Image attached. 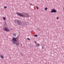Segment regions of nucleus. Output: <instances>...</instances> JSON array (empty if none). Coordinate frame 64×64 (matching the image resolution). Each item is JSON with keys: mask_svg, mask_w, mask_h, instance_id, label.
<instances>
[{"mask_svg": "<svg viewBox=\"0 0 64 64\" xmlns=\"http://www.w3.org/2000/svg\"><path fill=\"white\" fill-rule=\"evenodd\" d=\"M16 14H17L18 15L22 17H28L29 16L28 14L24 12L21 13V14L20 13L16 12Z\"/></svg>", "mask_w": 64, "mask_h": 64, "instance_id": "nucleus-1", "label": "nucleus"}, {"mask_svg": "<svg viewBox=\"0 0 64 64\" xmlns=\"http://www.w3.org/2000/svg\"><path fill=\"white\" fill-rule=\"evenodd\" d=\"M12 43L16 44L17 46H19V41L18 40H13L12 41Z\"/></svg>", "mask_w": 64, "mask_h": 64, "instance_id": "nucleus-2", "label": "nucleus"}, {"mask_svg": "<svg viewBox=\"0 0 64 64\" xmlns=\"http://www.w3.org/2000/svg\"><path fill=\"white\" fill-rule=\"evenodd\" d=\"M15 22L16 23L17 22V23L18 25H20V26H22V22H21L20 21L18 20H15Z\"/></svg>", "mask_w": 64, "mask_h": 64, "instance_id": "nucleus-3", "label": "nucleus"}, {"mask_svg": "<svg viewBox=\"0 0 64 64\" xmlns=\"http://www.w3.org/2000/svg\"><path fill=\"white\" fill-rule=\"evenodd\" d=\"M3 30H4V31H6V32H9L10 30L9 29V28H3Z\"/></svg>", "mask_w": 64, "mask_h": 64, "instance_id": "nucleus-4", "label": "nucleus"}, {"mask_svg": "<svg viewBox=\"0 0 64 64\" xmlns=\"http://www.w3.org/2000/svg\"><path fill=\"white\" fill-rule=\"evenodd\" d=\"M57 12L56 10H55L53 9L52 10V11H51V13H56Z\"/></svg>", "mask_w": 64, "mask_h": 64, "instance_id": "nucleus-5", "label": "nucleus"}, {"mask_svg": "<svg viewBox=\"0 0 64 64\" xmlns=\"http://www.w3.org/2000/svg\"><path fill=\"white\" fill-rule=\"evenodd\" d=\"M22 26H24L26 24V23H25V21H23L22 22Z\"/></svg>", "mask_w": 64, "mask_h": 64, "instance_id": "nucleus-6", "label": "nucleus"}, {"mask_svg": "<svg viewBox=\"0 0 64 64\" xmlns=\"http://www.w3.org/2000/svg\"><path fill=\"white\" fill-rule=\"evenodd\" d=\"M18 38H13L12 40H17V39H18Z\"/></svg>", "mask_w": 64, "mask_h": 64, "instance_id": "nucleus-7", "label": "nucleus"}, {"mask_svg": "<svg viewBox=\"0 0 64 64\" xmlns=\"http://www.w3.org/2000/svg\"><path fill=\"white\" fill-rule=\"evenodd\" d=\"M36 46L37 47H39V44L37 43L36 44Z\"/></svg>", "mask_w": 64, "mask_h": 64, "instance_id": "nucleus-8", "label": "nucleus"}, {"mask_svg": "<svg viewBox=\"0 0 64 64\" xmlns=\"http://www.w3.org/2000/svg\"><path fill=\"white\" fill-rule=\"evenodd\" d=\"M30 46L31 48H33V45L32 44H30Z\"/></svg>", "mask_w": 64, "mask_h": 64, "instance_id": "nucleus-9", "label": "nucleus"}, {"mask_svg": "<svg viewBox=\"0 0 64 64\" xmlns=\"http://www.w3.org/2000/svg\"><path fill=\"white\" fill-rule=\"evenodd\" d=\"M0 57L2 58V59H3V56H2V55H0Z\"/></svg>", "mask_w": 64, "mask_h": 64, "instance_id": "nucleus-10", "label": "nucleus"}, {"mask_svg": "<svg viewBox=\"0 0 64 64\" xmlns=\"http://www.w3.org/2000/svg\"><path fill=\"white\" fill-rule=\"evenodd\" d=\"M14 37L16 36V34H14Z\"/></svg>", "mask_w": 64, "mask_h": 64, "instance_id": "nucleus-11", "label": "nucleus"}, {"mask_svg": "<svg viewBox=\"0 0 64 64\" xmlns=\"http://www.w3.org/2000/svg\"><path fill=\"white\" fill-rule=\"evenodd\" d=\"M3 20H6V18H5V17H3Z\"/></svg>", "mask_w": 64, "mask_h": 64, "instance_id": "nucleus-12", "label": "nucleus"}, {"mask_svg": "<svg viewBox=\"0 0 64 64\" xmlns=\"http://www.w3.org/2000/svg\"><path fill=\"white\" fill-rule=\"evenodd\" d=\"M34 37H37V36H37V34H36V35H34Z\"/></svg>", "mask_w": 64, "mask_h": 64, "instance_id": "nucleus-13", "label": "nucleus"}, {"mask_svg": "<svg viewBox=\"0 0 64 64\" xmlns=\"http://www.w3.org/2000/svg\"><path fill=\"white\" fill-rule=\"evenodd\" d=\"M36 7L37 8V9H39V8H38V6H36Z\"/></svg>", "mask_w": 64, "mask_h": 64, "instance_id": "nucleus-14", "label": "nucleus"}, {"mask_svg": "<svg viewBox=\"0 0 64 64\" xmlns=\"http://www.w3.org/2000/svg\"><path fill=\"white\" fill-rule=\"evenodd\" d=\"M44 10H47V8H45Z\"/></svg>", "mask_w": 64, "mask_h": 64, "instance_id": "nucleus-15", "label": "nucleus"}, {"mask_svg": "<svg viewBox=\"0 0 64 64\" xmlns=\"http://www.w3.org/2000/svg\"><path fill=\"white\" fill-rule=\"evenodd\" d=\"M6 8H7V6H5L4 7V9H6Z\"/></svg>", "mask_w": 64, "mask_h": 64, "instance_id": "nucleus-16", "label": "nucleus"}, {"mask_svg": "<svg viewBox=\"0 0 64 64\" xmlns=\"http://www.w3.org/2000/svg\"><path fill=\"white\" fill-rule=\"evenodd\" d=\"M27 39H28V40H30V38H27Z\"/></svg>", "mask_w": 64, "mask_h": 64, "instance_id": "nucleus-17", "label": "nucleus"}, {"mask_svg": "<svg viewBox=\"0 0 64 64\" xmlns=\"http://www.w3.org/2000/svg\"><path fill=\"white\" fill-rule=\"evenodd\" d=\"M42 49H44V48H43V46H42Z\"/></svg>", "mask_w": 64, "mask_h": 64, "instance_id": "nucleus-18", "label": "nucleus"}, {"mask_svg": "<svg viewBox=\"0 0 64 64\" xmlns=\"http://www.w3.org/2000/svg\"><path fill=\"white\" fill-rule=\"evenodd\" d=\"M59 18L58 17H57L56 18V19H57V20H58V18Z\"/></svg>", "mask_w": 64, "mask_h": 64, "instance_id": "nucleus-19", "label": "nucleus"}, {"mask_svg": "<svg viewBox=\"0 0 64 64\" xmlns=\"http://www.w3.org/2000/svg\"><path fill=\"white\" fill-rule=\"evenodd\" d=\"M34 42L36 44V43H37V42Z\"/></svg>", "mask_w": 64, "mask_h": 64, "instance_id": "nucleus-20", "label": "nucleus"}, {"mask_svg": "<svg viewBox=\"0 0 64 64\" xmlns=\"http://www.w3.org/2000/svg\"><path fill=\"white\" fill-rule=\"evenodd\" d=\"M30 5H32V4H30Z\"/></svg>", "mask_w": 64, "mask_h": 64, "instance_id": "nucleus-21", "label": "nucleus"}, {"mask_svg": "<svg viewBox=\"0 0 64 64\" xmlns=\"http://www.w3.org/2000/svg\"><path fill=\"white\" fill-rule=\"evenodd\" d=\"M21 54V55H22V54Z\"/></svg>", "mask_w": 64, "mask_h": 64, "instance_id": "nucleus-22", "label": "nucleus"}, {"mask_svg": "<svg viewBox=\"0 0 64 64\" xmlns=\"http://www.w3.org/2000/svg\"><path fill=\"white\" fill-rule=\"evenodd\" d=\"M12 30V29H11V30Z\"/></svg>", "mask_w": 64, "mask_h": 64, "instance_id": "nucleus-23", "label": "nucleus"}]
</instances>
